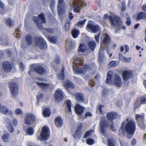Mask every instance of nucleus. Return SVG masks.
<instances>
[{"label":"nucleus","mask_w":146,"mask_h":146,"mask_svg":"<svg viewBox=\"0 0 146 146\" xmlns=\"http://www.w3.org/2000/svg\"><path fill=\"white\" fill-rule=\"evenodd\" d=\"M136 129V124L133 121L130 120L126 124L125 122L123 121L119 130V134H123L125 131L128 135L127 136V139H130L132 137Z\"/></svg>","instance_id":"obj_1"},{"label":"nucleus","mask_w":146,"mask_h":146,"mask_svg":"<svg viewBox=\"0 0 146 146\" xmlns=\"http://www.w3.org/2000/svg\"><path fill=\"white\" fill-rule=\"evenodd\" d=\"M78 61L76 60L77 62H74L73 66V71L74 73H84L85 74L89 69V66L88 65L85 64L83 65V60L81 59L78 58Z\"/></svg>","instance_id":"obj_2"},{"label":"nucleus","mask_w":146,"mask_h":146,"mask_svg":"<svg viewBox=\"0 0 146 146\" xmlns=\"http://www.w3.org/2000/svg\"><path fill=\"white\" fill-rule=\"evenodd\" d=\"M32 19L35 23L36 24L37 26L39 29L42 30L43 29V24H45L46 23L45 14L44 13H40L37 17L33 16Z\"/></svg>","instance_id":"obj_3"},{"label":"nucleus","mask_w":146,"mask_h":146,"mask_svg":"<svg viewBox=\"0 0 146 146\" xmlns=\"http://www.w3.org/2000/svg\"><path fill=\"white\" fill-rule=\"evenodd\" d=\"M86 4L84 0H74L72 7L74 12L79 13L80 12V7L83 8L86 6Z\"/></svg>","instance_id":"obj_4"},{"label":"nucleus","mask_w":146,"mask_h":146,"mask_svg":"<svg viewBox=\"0 0 146 146\" xmlns=\"http://www.w3.org/2000/svg\"><path fill=\"white\" fill-rule=\"evenodd\" d=\"M50 135V132L49 128L46 126H44L42 128L39 139L41 141H46L49 139Z\"/></svg>","instance_id":"obj_5"},{"label":"nucleus","mask_w":146,"mask_h":146,"mask_svg":"<svg viewBox=\"0 0 146 146\" xmlns=\"http://www.w3.org/2000/svg\"><path fill=\"white\" fill-rule=\"evenodd\" d=\"M34 41L36 45H39V47L40 49L43 50L47 48V44L45 41L42 37L38 36L35 37Z\"/></svg>","instance_id":"obj_6"},{"label":"nucleus","mask_w":146,"mask_h":146,"mask_svg":"<svg viewBox=\"0 0 146 146\" xmlns=\"http://www.w3.org/2000/svg\"><path fill=\"white\" fill-rule=\"evenodd\" d=\"M36 121L35 116L32 113L27 114L24 118L25 123L28 125L33 124L35 123Z\"/></svg>","instance_id":"obj_7"},{"label":"nucleus","mask_w":146,"mask_h":146,"mask_svg":"<svg viewBox=\"0 0 146 146\" xmlns=\"http://www.w3.org/2000/svg\"><path fill=\"white\" fill-rule=\"evenodd\" d=\"M144 113H141V115L137 114L135 117V119L140 128L143 130L145 129L146 126L144 123Z\"/></svg>","instance_id":"obj_8"},{"label":"nucleus","mask_w":146,"mask_h":146,"mask_svg":"<svg viewBox=\"0 0 146 146\" xmlns=\"http://www.w3.org/2000/svg\"><path fill=\"white\" fill-rule=\"evenodd\" d=\"M66 7V3L64 1V0H58L57 6L58 15H60L62 14Z\"/></svg>","instance_id":"obj_9"},{"label":"nucleus","mask_w":146,"mask_h":146,"mask_svg":"<svg viewBox=\"0 0 146 146\" xmlns=\"http://www.w3.org/2000/svg\"><path fill=\"white\" fill-rule=\"evenodd\" d=\"M146 104V96H140L136 98V102L134 104V108H138L141 105Z\"/></svg>","instance_id":"obj_10"},{"label":"nucleus","mask_w":146,"mask_h":146,"mask_svg":"<svg viewBox=\"0 0 146 146\" xmlns=\"http://www.w3.org/2000/svg\"><path fill=\"white\" fill-rule=\"evenodd\" d=\"M86 29L91 30L94 33H98L101 31V28L98 25H95L92 23H88L86 26Z\"/></svg>","instance_id":"obj_11"},{"label":"nucleus","mask_w":146,"mask_h":146,"mask_svg":"<svg viewBox=\"0 0 146 146\" xmlns=\"http://www.w3.org/2000/svg\"><path fill=\"white\" fill-rule=\"evenodd\" d=\"M34 70L38 74L43 75L46 72V70L42 66L37 64L34 67Z\"/></svg>","instance_id":"obj_12"},{"label":"nucleus","mask_w":146,"mask_h":146,"mask_svg":"<svg viewBox=\"0 0 146 146\" xmlns=\"http://www.w3.org/2000/svg\"><path fill=\"white\" fill-rule=\"evenodd\" d=\"M111 41V38L110 35L107 33L103 34L101 39V47L102 44H108Z\"/></svg>","instance_id":"obj_13"},{"label":"nucleus","mask_w":146,"mask_h":146,"mask_svg":"<svg viewBox=\"0 0 146 146\" xmlns=\"http://www.w3.org/2000/svg\"><path fill=\"white\" fill-rule=\"evenodd\" d=\"M118 113L115 111H111L107 112L106 117L108 120L111 122H113V120L116 119L118 117Z\"/></svg>","instance_id":"obj_14"},{"label":"nucleus","mask_w":146,"mask_h":146,"mask_svg":"<svg viewBox=\"0 0 146 146\" xmlns=\"http://www.w3.org/2000/svg\"><path fill=\"white\" fill-rule=\"evenodd\" d=\"M12 67V65L8 62L5 61L3 63V69L6 72L8 73L10 72L11 70Z\"/></svg>","instance_id":"obj_15"},{"label":"nucleus","mask_w":146,"mask_h":146,"mask_svg":"<svg viewBox=\"0 0 146 146\" xmlns=\"http://www.w3.org/2000/svg\"><path fill=\"white\" fill-rule=\"evenodd\" d=\"M114 80L113 84L114 85L117 87H120L122 85L121 79L119 76L117 74H115L114 76Z\"/></svg>","instance_id":"obj_16"},{"label":"nucleus","mask_w":146,"mask_h":146,"mask_svg":"<svg viewBox=\"0 0 146 146\" xmlns=\"http://www.w3.org/2000/svg\"><path fill=\"white\" fill-rule=\"evenodd\" d=\"M85 109L84 107L82 106L79 104H77L74 107V110L77 115H82Z\"/></svg>","instance_id":"obj_17"},{"label":"nucleus","mask_w":146,"mask_h":146,"mask_svg":"<svg viewBox=\"0 0 146 146\" xmlns=\"http://www.w3.org/2000/svg\"><path fill=\"white\" fill-rule=\"evenodd\" d=\"M132 73L127 70H124L122 74L123 79L124 81H127L130 78L132 77Z\"/></svg>","instance_id":"obj_18"},{"label":"nucleus","mask_w":146,"mask_h":146,"mask_svg":"<svg viewBox=\"0 0 146 146\" xmlns=\"http://www.w3.org/2000/svg\"><path fill=\"white\" fill-rule=\"evenodd\" d=\"M83 123H79L77 127V129L76 130L74 134L73 135V136L74 138H76L80 133L81 130L82 128Z\"/></svg>","instance_id":"obj_19"},{"label":"nucleus","mask_w":146,"mask_h":146,"mask_svg":"<svg viewBox=\"0 0 146 146\" xmlns=\"http://www.w3.org/2000/svg\"><path fill=\"white\" fill-rule=\"evenodd\" d=\"M36 84L40 88L43 90H46L50 87V85L49 84L37 82Z\"/></svg>","instance_id":"obj_20"},{"label":"nucleus","mask_w":146,"mask_h":146,"mask_svg":"<svg viewBox=\"0 0 146 146\" xmlns=\"http://www.w3.org/2000/svg\"><path fill=\"white\" fill-rule=\"evenodd\" d=\"M63 92H55L54 94V97L56 100L59 102L62 100L64 98Z\"/></svg>","instance_id":"obj_21"},{"label":"nucleus","mask_w":146,"mask_h":146,"mask_svg":"<svg viewBox=\"0 0 146 146\" xmlns=\"http://www.w3.org/2000/svg\"><path fill=\"white\" fill-rule=\"evenodd\" d=\"M54 121L55 125L56 127H60L62 126L63 121L62 119L60 117H56Z\"/></svg>","instance_id":"obj_22"},{"label":"nucleus","mask_w":146,"mask_h":146,"mask_svg":"<svg viewBox=\"0 0 146 146\" xmlns=\"http://www.w3.org/2000/svg\"><path fill=\"white\" fill-rule=\"evenodd\" d=\"M63 86L66 89H68L70 88H75V86L74 84L70 81L66 80L63 84Z\"/></svg>","instance_id":"obj_23"},{"label":"nucleus","mask_w":146,"mask_h":146,"mask_svg":"<svg viewBox=\"0 0 146 146\" xmlns=\"http://www.w3.org/2000/svg\"><path fill=\"white\" fill-rule=\"evenodd\" d=\"M11 91H17L18 90V85L15 83H12L9 86Z\"/></svg>","instance_id":"obj_24"},{"label":"nucleus","mask_w":146,"mask_h":146,"mask_svg":"<svg viewBox=\"0 0 146 146\" xmlns=\"http://www.w3.org/2000/svg\"><path fill=\"white\" fill-rule=\"evenodd\" d=\"M88 45L89 48L94 51L96 47V44L94 41H90L88 42Z\"/></svg>","instance_id":"obj_25"},{"label":"nucleus","mask_w":146,"mask_h":146,"mask_svg":"<svg viewBox=\"0 0 146 146\" xmlns=\"http://www.w3.org/2000/svg\"><path fill=\"white\" fill-rule=\"evenodd\" d=\"M146 16V14L145 13L140 12L137 15L136 20L137 21L141 19H144L145 18Z\"/></svg>","instance_id":"obj_26"},{"label":"nucleus","mask_w":146,"mask_h":146,"mask_svg":"<svg viewBox=\"0 0 146 146\" xmlns=\"http://www.w3.org/2000/svg\"><path fill=\"white\" fill-rule=\"evenodd\" d=\"M42 113L44 117H48L50 116L51 114L50 110L48 108H45L42 111Z\"/></svg>","instance_id":"obj_27"},{"label":"nucleus","mask_w":146,"mask_h":146,"mask_svg":"<svg viewBox=\"0 0 146 146\" xmlns=\"http://www.w3.org/2000/svg\"><path fill=\"white\" fill-rule=\"evenodd\" d=\"M75 98L76 100L78 101L84 102V100L82 94V93H78L75 95Z\"/></svg>","instance_id":"obj_28"},{"label":"nucleus","mask_w":146,"mask_h":146,"mask_svg":"<svg viewBox=\"0 0 146 146\" xmlns=\"http://www.w3.org/2000/svg\"><path fill=\"white\" fill-rule=\"evenodd\" d=\"M113 76V73L111 71H109L108 72L106 81V82L107 84L110 83L111 81V78Z\"/></svg>","instance_id":"obj_29"},{"label":"nucleus","mask_w":146,"mask_h":146,"mask_svg":"<svg viewBox=\"0 0 146 146\" xmlns=\"http://www.w3.org/2000/svg\"><path fill=\"white\" fill-rule=\"evenodd\" d=\"M79 52H81L83 53L85 52L87 50V49L84 44L81 43L80 44L78 48Z\"/></svg>","instance_id":"obj_30"},{"label":"nucleus","mask_w":146,"mask_h":146,"mask_svg":"<svg viewBox=\"0 0 146 146\" xmlns=\"http://www.w3.org/2000/svg\"><path fill=\"white\" fill-rule=\"evenodd\" d=\"M25 39L28 45H31L32 43L33 38L32 36L30 35H26Z\"/></svg>","instance_id":"obj_31"},{"label":"nucleus","mask_w":146,"mask_h":146,"mask_svg":"<svg viewBox=\"0 0 146 146\" xmlns=\"http://www.w3.org/2000/svg\"><path fill=\"white\" fill-rule=\"evenodd\" d=\"M9 111L8 109L5 106H2L0 103V112H1L4 114H7Z\"/></svg>","instance_id":"obj_32"},{"label":"nucleus","mask_w":146,"mask_h":146,"mask_svg":"<svg viewBox=\"0 0 146 146\" xmlns=\"http://www.w3.org/2000/svg\"><path fill=\"white\" fill-rule=\"evenodd\" d=\"M104 18L105 19L108 18L111 24L113 25L114 26L115 25V23L114 21V19L113 17L111 16H108V14H106L104 15Z\"/></svg>","instance_id":"obj_33"},{"label":"nucleus","mask_w":146,"mask_h":146,"mask_svg":"<svg viewBox=\"0 0 146 146\" xmlns=\"http://www.w3.org/2000/svg\"><path fill=\"white\" fill-rule=\"evenodd\" d=\"M72 35L74 38H76L80 34L79 30L74 29L71 31Z\"/></svg>","instance_id":"obj_34"},{"label":"nucleus","mask_w":146,"mask_h":146,"mask_svg":"<svg viewBox=\"0 0 146 146\" xmlns=\"http://www.w3.org/2000/svg\"><path fill=\"white\" fill-rule=\"evenodd\" d=\"M0 8L1 10H0V14L1 15L4 14L6 13L5 10V5L3 3H2L0 0Z\"/></svg>","instance_id":"obj_35"},{"label":"nucleus","mask_w":146,"mask_h":146,"mask_svg":"<svg viewBox=\"0 0 146 146\" xmlns=\"http://www.w3.org/2000/svg\"><path fill=\"white\" fill-rule=\"evenodd\" d=\"M113 19H114V21L115 24V25L114 26H115V25L116 26L122 25V22L120 20L119 18L116 17H114Z\"/></svg>","instance_id":"obj_36"},{"label":"nucleus","mask_w":146,"mask_h":146,"mask_svg":"<svg viewBox=\"0 0 146 146\" xmlns=\"http://www.w3.org/2000/svg\"><path fill=\"white\" fill-rule=\"evenodd\" d=\"M107 143L108 146H115V141L113 139H108Z\"/></svg>","instance_id":"obj_37"},{"label":"nucleus","mask_w":146,"mask_h":146,"mask_svg":"<svg viewBox=\"0 0 146 146\" xmlns=\"http://www.w3.org/2000/svg\"><path fill=\"white\" fill-rule=\"evenodd\" d=\"M108 126V124H106L105 122H103L101 124L100 127V131L102 134H104L106 133L105 130V126Z\"/></svg>","instance_id":"obj_38"},{"label":"nucleus","mask_w":146,"mask_h":146,"mask_svg":"<svg viewBox=\"0 0 146 146\" xmlns=\"http://www.w3.org/2000/svg\"><path fill=\"white\" fill-rule=\"evenodd\" d=\"M93 131L92 129L87 131L84 135V137L85 138H87L88 137L91 136L92 134V132Z\"/></svg>","instance_id":"obj_39"},{"label":"nucleus","mask_w":146,"mask_h":146,"mask_svg":"<svg viewBox=\"0 0 146 146\" xmlns=\"http://www.w3.org/2000/svg\"><path fill=\"white\" fill-rule=\"evenodd\" d=\"M26 132L29 135H32L34 133V130L32 127H29L27 129Z\"/></svg>","instance_id":"obj_40"},{"label":"nucleus","mask_w":146,"mask_h":146,"mask_svg":"<svg viewBox=\"0 0 146 146\" xmlns=\"http://www.w3.org/2000/svg\"><path fill=\"white\" fill-rule=\"evenodd\" d=\"M9 123L8 125H7V127L8 131L10 133H12L14 131V129L12 124V122L11 121H9Z\"/></svg>","instance_id":"obj_41"},{"label":"nucleus","mask_w":146,"mask_h":146,"mask_svg":"<svg viewBox=\"0 0 146 146\" xmlns=\"http://www.w3.org/2000/svg\"><path fill=\"white\" fill-rule=\"evenodd\" d=\"M42 30L44 31V34L45 35H46L47 33H52L54 32V31L53 29L51 28H46L43 27V29Z\"/></svg>","instance_id":"obj_42"},{"label":"nucleus","mask_w":146,"mask_h":146,"mask_svg":"<svg viewBox=\"0 0 146 146\" xmlns=\"http://www.w3.org/2000/svg\"><path fill=\"white\" fill-rule=\"evenodd\" d=\"M9 133L4 134L2 136L3 141L5 142H7L9 141Z\"/></svg>","instance_id":"obj_43"},{"label":"nucleus","mask_w":146,"mask_h":146,"mask_svg":"<svg viewBox=\"0 0 146 146\" xmlns=\"http://www.w3.org/2000/svg\"><path fill=\"white\" fill-rule=\"evenodd\" d=\"M66 104L68 108V110L69 112L71 111L72 103L70 100H67L66 101Z\"/></svg>","instance_id":"obj_44"},{"label":"nucleus","mask_w":146,"mask_h":146,"mask_svg":"<svg viewBox=\"0 0 146 146\" xmlns=\"http://www.w3.org/2000/svg\"><path fill=\"white\" fill-rule=\"evenodd\" d=\"M6 22L8 26L9 27H11L14 26V23L12 20L9 18L6 20Z\"/></svg>","instance_id":"obj_45"},{"label":"nucleus","mask_w":146,"mask_h":146,"mask_svg":"<svg viewBox=\"0 0 146 146\" xmlns=\"http://www.w3.org/2000/svg\"><path fill=\"white\" fill-rule=\"evenodd\" d=\"M86 143L89 145H92L94 143V141L93 139L88 138L86 140Z\"/></svg>","instance_id":"obj_46"},{"label":"nucleus","mask_w":146,"mask_h":146,"mask_svg":"<svg viewBox=\"0 0 146 146\" xmlns=\"http://www.w3.org/2000/svg\"><path fill=\"white\" fill-rule=\"evenodd\" d=\"M48 38L50 42L51 43H55L56 42V39L54 37H50L49 36L48 37Z\"/></svg>","instance_id":"obj_47"},{"label":"nucleus","mask_w":146,"mask_h":146,"mask_svg":"<svg viewBox=\"0 0 146 146\" xmlns=\"http://www.w3.org/2000/svg\"><path fill=\"white\" fill-rule=\"evenodd\" d=\"M109 65L110 67H114L116 66L117 64L116 61H111L109 63Z\"/></svg>","instance_id":"obj_48"},{"label":"nucleus","mask_w":146,"mask_h":146,"mask_svg":"<svg viewBox=\"0 0 146 146\" xmlns=\"http://www.w3.org/2000/svg\"><path fill=\"white\" fill-rule=\"evenodd\" d=\"M70 27V22H67L65 23L64 27V29L66 31H69Z\"/></svg>","instance_id":"obj_49"},{"label":"nucleus","mask_w":146,"mask_h":146,"mask_svg":"<svg viewBox=\"0 0 146 146\" xmlns=\"http://www.w3.org/2000/svg\"><path fill=\"white\" fill-rule=\"evenodd\" d=\"M121 9L122 11H124L126 9V5L125 3L123 1L121 3Z\"/></svg>","instance_id":"obj_50"},{"label":"nucleus","mask_w":146,"mask_h":146,"mask_svg":"<svg viewBox=\"0 0 146 146\" xmlns=\"http://www.w3.org/2000/svg\"><path fill=\"white\" fill-rule=\"evenodd\" d=\"M62 73L60 74L59 76V78L60 79L63 80L64 78V69L62 68Z\"/></svg>","instance_id":"obj_51"},{"label":"nucleus","mask_w":146,"mask_h":146,"mask_svg":"<svg viewBox=\"0 0 146 146\" xmlns=\"http://www.w3.org/2000/svg\"><path fill=\"white\" fill-rule=\"evenodd\" d=\"M6 53L8 56L11 57L12 56V53L10 49H7L6 50Z\"/></svg>","instance_id":"obj_52"},{"label":"nucleus","mask_w":146,"mask_h":146,"mask_svg":"<svg viewBox=\"0 0 146 146\" xmlns=\"http://www.w3.org/2000/svg\"><path fill=\"white\" fill-rule=\"evenodd\" d=\"M86 21V19H84L82 21H79L77 23V25L78 26L83 25L85 23Z\"/></svg>","instance_id":"obj_53"},{"label":"nucleus","mask_w":146,"mask_h":146,"mask_svg":"<svg viewBox=\"0 0 146 146\" xmlns=\"http://www.w3.org/2000/svg\"><path fill=\"white\" fill-rule=\"evenodd\" d=\"M54 4L55 1L54 0H52L50 5V8L52 11H54Z\"/></svg>","instance_id":"obj_54"},{"label":"nucleus","mask_w":146,"mask_h":146,"mask_svg":"<svg viewBox=\"0 0 146 146\" xmlns=\"http://www.w3.org/2000/svg\"><path fill=\"white\" fill-rule=\"evenodd\" d=\"M111 125H110V129H111V130L114 132H115L117 130L115 128L114 126V123L113 122H111Z\"/></svg>","instance_id":"obj_55"},{"label":"nucleus","mask_w":146,"mask_h":146,"mask_svg":"<svg viewBox=\"0 0 146 146\" xmlns=\"http://www.w3.org/2000/svg\"><path fill=\"white\" fill-rule=\"evenodd\" d=\"M118 57L119 60L123 61L125 57L123 56L121 53L119 52L118 54Z\"/></svg>","instance_id":"obj_56"},{"label":"nucleus","mask_w":146,"mask_h":146,"mask_svg":"<svg viewBox=\"0 0 146 146\" xmlns=\"http://www.w3.org/2000/svg\"><path fill=\"white\" fill-rule=\"evenodd\" d=\"M15 113L16 114L18 115H22L23 113L21 110L20 109H18L15 110Z\"/></svg>","instance_id":"obj_57"},{"label":"nucleus","mask_w":146,"mask_h":146,"mask_svg":"<svg viewBox=\"0 0 146 146\" xmlns=\"http://www.w3.org/2000/svg\"><path fill=\"white\" fill-rule=\"evenodd\" d=\"M100 33L97 35H95V36L94 38H95V40H96V41L97 42H98L99 41V38H100Z\"/></svg>","instance_id":"obj_58"},{"label":"nucleus","mask_w":146,"mask_h":146,"mask_svg":"<svg viewBox=\"0 0 146 146\" xmlns=\"http://www.w3.org/2000/svg\"><path fill=\"white\" fill-rule=\"evenodd\" d=\"M92 116V114L89 112H87L85 115V118L86 119L88 117H91Z\"/></svg>","instance_id":"obj_59"},{"label":"nucleus","mask_w":146,"mask_h":146,"mask_svg":"<svg viewBox=\"0 0 146 146\" xmlns=\"http://www.w3.org/2000/svg\"><path fill=\"white\" fill-rule=\"evenodd\" d=\"M55 61L57 64H59L60 63V58L58 56H57L55 58Z\"/></svg>","instance_id":"obj_60"},{"label":"nucleus","mask_w":146,"mask_h":146,"mask_svg":"<svg viewBox=\"0 0 146 146\" xmlns=\"http://www.w3.org/2000/svg\"><path fill=\"white\" fill-rule=\"evenodd\" d=\"M131 20L130 18L128 17L127 19V21H126V24L129 26L131 25Z\"/></svg>","instance_id":"obj_61"},{"label":"nucleus","mask_w":146,"mask_h":146,"mask_svg":"<svg viewBox=\"0 0 146 146\" xmlns=\"http://www.w3.org/2000/svg\"><path fill=\"white\" fill-rule=\"evenodd\" d=\"M104 54L101 53L99 52V58L100 59L102 60H103V58H104Z\"/></svg>","instance_id":"obj_62"},{"label":"nucleus","mask_w":146,"mask_h":146,"mask_svg":"<svg viewBox=\"0 0 146 146\" xmlns=\"http://www.w3.org/2000/svg\"><path fill=\"white\" fill-rule=\"evenodd\" d=\"M43 96V94H38V95L37 96V100L39 102V100L42 99Z\"/></svg>","instance_id":"obj_63"},{"label":"nucleus","mask_w":146,"mask_h":146,"mask_svg":"<svg viewBox=\"0 0 146 146\" xmlns=\"http://www.w3.org/2000/svg\"><path fill=\"white\" fill-rule=\"evenodd\" d=\"M136 142L137 141L135 139H133L131 142V144L132 146H134L135 145L136 143Z\"/></svg>","instance_id":"obj_64"}]
</instances>
